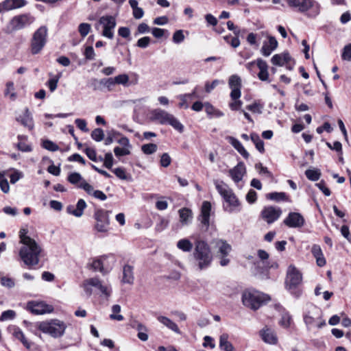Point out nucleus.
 Here are the masks:
<instances>
[{"label": "nucleus", "mask_w": 351, "mask_h": 351, "mask_svg": "<svg viewBox=\"0 0 351 351\" xmlns=\"http://www.w3.org/2000/svg\"><path fill=\"white\" fill-rule=\"evenodd\" d=\"M193 258L199 270L206 269L211 265L213 257L211 250L206 241L197 240L195 242Z\"/></svg>", "instance_id": "1"}, {"label": "nucleus", "mask_w": 351, "mask_h": 351, "mask_svg": "<svg viewBox=\"0 0 351 351\" xmlns=\"http://www.w3.org/2000/svg\"><path fill=\"white\" fill-rule=\"evenodd\" d=\"M214 184L217 192L227 204V207L224 206L225 210L229 213L240 211L241 203L229 186L223 181L218 180L214 181Z\"/></svg>", "instance_id": "2"}, {"label": "nucleus", "mask_w": 351, "mask_h": 351, "mask_svg": "<svg viewBox=\"0 0 351 351\" xmlns=\"http://www.w3.org/2000/svg\"><path fill=\"white\" fill-rule=\"evenodd\" d=\"M42 252V247L34 241L23 244L19 250V256L23 262L30 267L38 264Z\"/></svg>", "instance_id": "3"}, {"label": "nucleus", "mask_w": 351, "mask_h": 351, "mask_svg": "<svg viewBox=\"0 0 351 351\" xmlns=\"http://www.w3.org/2000/svg\"><path fill=\"white\" fill-rule=\"evenodd\" d=\"M288 6L293 10L307 14L315 17L319 13V5L315 0H287Z\"/></svg>", "instance_id": "4"}, {"label": "nucleus", "mask_w": 351, "mask_h": 351, "mask_svg": "<svg viewBox=\"0 0 351 351\" xmlns=\"http://www.w3.org/2000/svg\"><path fill=\"white\" fill-rule=\"evenodd\" d=\"M38 328L53 338H59L64 335L66 325L64 322L55 319L40 322Z\"/></svg>", "instance_id": "5"}, {"label": "nucleus", "mask_w": 351, "mask_h": 351, "mask_svg": "<svg viewBox=\"0 0 351 351\" xmlns=\"http://www.w3.org/2000/svg\"><path fill=\"white\" fill-rule=\"evenodd\" d=\"M270 300V297L257 291H246L242 295L243 304L253 310L260 308L265 302Z\"/></svg>", "instance_id": "6"}, {"label": "nucleus", "mask_w": 351, "mask_h": 351, "mask_svg": "<svg viewBox=\"0 0 351 351\" xmlns=\"http://www.w3.org/2000/svg\"><path fill=\"white\" fill-rule=\"evenodd\" d=\"M150 119L160 124H169L180 132H182L184 128L182 124L173 115L160 108L150 112Z\"/></svg>", "instance_id": "7"}, {"label": "nucleus", "mask_w": 351, "mask_h": 351, "mask_svg": "<svg viewBox=\"0 0 351 351\" xmlns=\"http://www.w3.org/2000/svg\"><path fill=\"white\" fill-rule=\"evenodd\" d=\"M47 40V28L46 26H41L33 34L30 44L31 53L34 55L40 53L44 48Z\"/></svg>", "instance_id": "8"}, {"label": "nucleus", "mask_w": 351, "mask_h": 351, "mask_svg": "<svg viewBox=\"0 0 351 351\" xmlns=\"http://www.w3.org/2000/svg\"><path fill=\"white\" fill-rule=\"evenodd\" d=\"M34 21V18L29 14H21L13 17L5 28L6 34H11L13 32L22 29Z\"/></svg>", "instance_id": "9"}, {"label": "nucleus", "mask_w": 351, "mask_h": 351, "mask_svg": "<svg viewBox=\"0 0 351 351\" xmlns=\"http://www.w3.org/2000/svg\"><path fill=\"white\" fill-rule=\"evenodd\" d=\"M82 287L88 295H90L92 294L91 287L98 289L101 292V293H103L106 297H109L111 293L110 287L108 285H103L101 280L97 278L86 279L84 281Z\"/></svg>", "instance_id": "10"}, {"label": "nucleus", "mask_w": 351, "mask_h": 351, "mask_svg": "<svg viewBox=\"0 0 351 351\" xmlns=\"http://www.w3.org/2000/svg\"><path fill=\"white\" fill-rule=\"evenodd\" d=\"M99 25H101L103 28L102 36L109 39H112L114 37V29L117 25L115 18L109 15L103 16L99 18L96 27Z\"/></svg>", "instance_id": "11"}, {"label": "nucleus", "mask_w": 351, "mask_h": 351, "mask_svg": "<svg viewBox=\"0 0 351 351\" xmlns=\"http://www.w3.org/2000/svg\"><path fill=\"white\" fill-rule=\"evenodd\" d=\"M302 276L301 273L293 265L288 267L285 280L286 287L292 291L301 284Z\"/></svg>", "instance_id": "12"}, {"label": "nucleus", "mask_w": 351, "mask_h": 351, "mask_svg": "<svg viewBox=\"0 0 351 351\" xmlns=\"http://www.w3.org/2000/svg\"><path fill=\"white\" fill-rule=\"evenodd\" d=\"M94 217L96 221L95 228L97 231L99 232H108L110 224L108 211L102 209L97 210L95 211Z\"/></svg>", "instance_id": "13"}, {"label": "nucleus", "mask_w": 351, "mask_h": 351, "mask_svg": "<svg viewBox=\"0 0 351 351\" xmlns=\"http://www.w3.org/2000/svg\"><path fill=\"white\" fill-rule=\"evenodd\" d=\"M282 214V210L280 208L274 206L265 207L261 211V217L267 223L271 224L278 220Z\"/></svg>", "instance_id": "14"}, {"label": "nucleus", "mask_w": 351, "mask_h": 351, "mask_svg": "<svg viewBox=\"0 0 351 351\" xmlns=\"http://www.w3.org/2000/svg\"><path fill=\"white\" fill-rule=\"evenodd\" d=\"M28 309L34 314L43 315L53 312V307L44 302H29L27 304Z\"/></svg>", "instance_id": "15"}, {"label": "nucleus", "mask_w": 351, "mask_h": 351, "mask_svg": "<svg viewBox=\"0 0 351 351\" xmlns=\"http://www.w3.org/2000/svg\"><path fill=\"white\" fill-rule=\"evenodd\" d=\"M228 86L231 89L232 99H239L241 96V79L237 75H232L228 80Z\"/></svg>", "instance_id": "16"}, {"label": "nucleus", "mask_w": 351, "mask_h": 351, "mask_svg": "<svg viewBox=\"0 0 351 351\" xmlns=\"http://www.w3.org/2000/svg\"><path fill=\"white\" fill-rule=\"evenodd\" d=\"M211 211V204L208 201H204L202 203L201 208V214L198 217V220L203 228L205 230L208 229L210 226V216Z\"/></svg>", "instance_id": "17"}, {"label": "nucleus", "mask_w": 351, "mask_h": 351, "mask_svg": "<svg viewBox=\"0 0 351 351\" xmlns=\"http://www.w3.org/2000/svg\"><path fill=\"white\" fill-rule=\"evenodd\" d=\"M246 173V168L243 162H239L233 168L228 170V175L235 184H239Z\"/></svg>", "instance_id": "18"}, {"label": "nucleus", "mask_w": 351, "mask_h": 351, "mask_svg": "<svg viewBox=\"0 0 351 351\" xmlns=\"http://www.w3.org/2000/svg\"><path fill=\"white\" fill-rule=\"evenodd\" d=\"M283 222L289 228H300L304 224V219L300 213L293 212L288 215Z\"/></svg>", "instance_id": "19"}, {"label": "nucleus", "mask_w": 351, "mask_h": 351, "mask_svg": "<svg viewBox=\"0 0 351 351\" xmlns=\"http://www.w3.org/2000/svg\"><path fill=\"white\" fill-rule=\"evenodd\" d=\"M260 336L266 343L275 345L278 343V337L275 331L267 326L260 330Z\"/></svg>", "instance_id": "20"}, {"label": "nucleus", "mask_w": 351, "mask_h": 351, "mask_svg": "<svg viewBox=\"0 0 351 351\" xmlns=\"http://www.w3.org/2000/svg\"><path fill=\"white\" fill-rule=\"evenodd\" d=\"M8 330L15 339L19 340L26 348L30 349L31 343L27 340L23 332L19 327L12 325L8 328Z\"/></svg>", "instance_id": "21"}, {"label": "nucleus", "mask_w": 351, "mask_h": 351, "mask_svg": "<svg viewBox=\"0 0 351 351\" xmlns=\"http://www.w3.org/2000/svg\"><path fill=\"white\" fill-rule=\"evenodd\" d=\"M278 47V41L276 39L271 36H268V40L263 43L261 48V53L264 56H269L271 55L273 51H274Z\"/></svg>", "instance_id": "22"}, {"label": "nucleus", "mask_w": 351, "mask_h": 351, "mask_svg": "<svg viewBox=\"0 0 351 351\" xmlns=\"http://www.w3.org/2000/svg\"><path fill=\"white\" fill-rule=\"evenodd\" d=\"M16 121L30 130L34 128L33 117L28 108H25L22 114L16 117Z\"/></svg>", "instance_id": "23"}, {"label": "nucleus", "mask_w": 351, "mask_h": 351, "mask_svg": "<svg viewBox=\"0 0 351 351\" xmlns=\"http://www.w3.org/2000/svg\"><path fill=\"white\" fill-rule=\"evenodd\" d=\"M25 5V0H5L0 3V12L19 8Z\"/></svg>", "instance_id": "24"}, {"label": "nucleus", "mask_w": 351, "mask_h": 351, "mask_svg": "<svg viewBox=\"0 0 351 351\" xmlns=\"http://www.w3.org/2000/svg\"><path fill=\"white\" fill-rule=\"evenodd\" d=\"M86 208V202L80 199L78 200L76 208H74L73 206H69L66 208L67 212L77 217H80L83 215L84 210Z\"/></svg>", "instance_id": "25"}, {"label": "nucleus", "mask_w": 351, "mask_h": 351, "mask_svg": "<svg viewBox=\"0 0 351 351\" xmlns=\"http://www.w3.org/2000/svg\"><path fill=\"white\" fill-rule=\"evenodd\" d=\"M134 281V276L133 267L129 265H124L121 282L124 284L132 285Z\"/></svg>", "instance_id": "26"}, {"label": "nucleus", "mask_w": 351, "mask_h": 351, "mask_svg": "<svg viewBox=\"0 0 351 351\" xmlns=\"http://www.w3.org/2000/svg\"><path fill=\"white\" fill-rule=\"evenodd\" d=\"M311 252L313 256L315 258L317 265L319 267H323L326 265V259L319 245H313L311 248Z\"/></svg>", "instance_id": "27"}, {"label": "nucleus", "mask_w": 351, "mask_h": 351, "mask_svg": "<svg viewBox=\"0 0 351 351\" xmlns=\"http://www.w3.org/2000/svg\"><path fill=\"white\" fill-rule=\"evenodd\" d=\"M157 320L163 326H166L167 328L173 331L174 332L177 334L181 333L178 325L169 317L159 315L157 317Z\"/></svg>", "instance_id": "28"}, {"label": "nucleus", "mask_w": 351, "mask_h": 351, "mask_svg": "<svg viewBox=\"0 0 351 351\" xmlns=\"http://www.w3.org/2000/svg\"><path fill=\"white\" fill-rule=\"evenodd\" d=\"M229 143L232 145V147L245 158L247 159L250 156L249 153L244 148L241 143L235 138L234 137L230 136L228 137Z\"/></svg>", "instance_id": "29"}, {"label": "nucleus", "mask_w": 351, "mask_h": 351, "mask_svg": "<svg viewBox=\"0 0 351 351\" xmlns=\"http://www.w3.org/2000/svg\"><path fill=\"white\" fill-rule=\"evenodd\" d=\"M215 246L218 247V253L219 256H228L232 250V247L226 241L217 239L214 241Z\"/></svg>", "instance_id": "30"}, {"label": "nucleus", "mask_w": 351, "mask_h": 351, "mask_svg": "<svg viewBox=\"0 0 351 351\" xmlns=\"http://www.w3.org/2000/svg\"><path fill=\"white\" fill-rule=\"evenodd\" d=\"M291 57L288 53H282L274 55L271 61L274 65L284 66L289 62Z\"/></svg>", "instance_id": "31"}, {"label": "nucleus", "mask_w": 351, "mask_h": 351, "mask_svg": "<svg viewBox=\"0 0 351 351\" xmlns=\"http://www.w3.org/2000/svg\"><path fill=\"white\" fill-rule=\"evenodd\" d=\"M256 64L258 69H260V72L258 74V78L262 81L267 80L269 77V73L267 71L268 66L267 64V62L263 60L258 58L256 60Z\"/></svg>", "instance_id": "32"}, {"label": "nucleus", "mask_w": 351, "mask_h": 351, "mask_svg": "<svg viewBox=\"0 0 351 351\" xmlns=\"http://www.w3.org/2000/svg\"><path fill=\"white\" fill-rule=\"evenodd\" d=\"M229 336L227 333H223L219 337V348L223 351H236L231 342L228 341Z\"/></svg>", "instance_id": "33"}, {"label": "nucleus", "mask_w": 351, "mask_h": 351, "mask_svg": "<svg viewBox=\"0 0 351 351\" xmlns=\"http://www.w3.org/2000/svg\"><path fill=\"white\" fill-rule=\"evenodd\" d=\"M193 246L195 244L193 245L192 241L187 238L181 239L176 243L178 249L185 253L191 252Z\"/></svg>", "instance_id": "34"}, {"label": "nucleus", "mask_w": 351, "mask_h": 351, "mask_svg": "<svg viewBox=\"0 0 351 351\" xmlns=\"http://www.w3.org/2000/svg\"><path fill=\"white\" fill-rule=\"evenodd\" d=\"M178 213L182 224L188 225L193 218L192 211L187 208H183L180 209Z\"/></svg>", "instance_id": "35"}, {"label": "nucleus", "mask_w": 351, "mask_h": 351, "mask_svg": "<svg viewBox=\"0 0 351 351\" xmlns=\"http://www.w3.org/2000/svg\"><path fill=\"white\" fill-rule=\"evenodd\" d=\"M130 5L132 9V14L134 19H140L144 15V11L141 8L138 6V1L136 0H129Z\"/></svg>", "instance_id": "36"}, {"label": "nucleus", "mask_w": 351, "mask_h": 351, "mask_svg": "<svg viewBox=\"0 0 351 351\" xmlns=\"http://www.w3.org/2000/svg\"><path fill=\"white\" fill-rule=\"evenodd\" d=\"M250 138L254 143L256 148L261 152H265L264 142L261 139L258 134L256 133H252L250 134Z\"/></svg>", "instance_id": "37"}, {"label": "nucleus", "mask_w": 351, "mask_h": 351, "mask_svg": "<svg viewBox=\"0 0 351 351\" xmlns=\"http://www.w3.org/2000/svg\"><path fill=\"white\" fill-rule=\"evenodd\" d=\"M68 181L77 186L79 184H81L83 182H85V180L82 178L80 173L77 172H73L70 173L67 178Z\"/></svg>", "instance_id": "38"}, {"label": "nucleus", "mask_w": 351, "mask_h": 351, "mask_svg": "<svg viewBox=\"0 0 351 351\" xmlns=\"http://www.w3.org/2000/svg\"><path fill=\"white\" fill-rule=\"evenodd\" d=\"M204 108H205L206 112L208 115H214L217 117H220L223 116V113L222 112H221L219 110L215 109V107L209 103L204 104Z\"/></svg>", "instance_id": "39"}, {"label": "nucleus", "mask_w": 351, "mask_h": 351, "mask_svg": "<svg viewBox=\"0 0 351 351\" xmlns=\"http://www.w3.org/2000/svg\"><path fill=\"white\" fill-rule=\"evenodd\" d=\"M267 198L276 202L287 201L288 199L286 194L283 192H274L268 193L267 195Z\"/></svg>", "instance_id": "40"}, {"label": "nucleus", "mask_w": 351, "mask_h": 351, "mask_svg": "<svg viewBox=\"0 0 351 351\" xmlns=\"http://www.w3.org/2000/svg\"><path fill=\"white\" fill-rule=\"evenodd\" d=\"M307 178L311 181H317L321 176V172L319 169H307L305 171Z\"/></svg>", "instance_id": "41"}, {"label": "nucleus", "mask_w": 351, "mask_h": 351, "mask_svg": "<svg viewBox=\"0 0 351 351\" xmlns=\"http://www.w3.org/2000/svg\"><path fill=\"white\" fill-rule=\"evenodd\" d=\"M112 313L110 315L111 319L122 321L123 320V316L118 314L121 311V306L119 304H114L112 306Z\"/></svg>", "instance_id": "42"}, {"label": "nucleus", "mask_w": 351, "mask_h": 351, "mask_svg": "<svg viewBox=\"0 0 351 351\" xmlns=\"http://www.w3.org/2000/svg\"><path fill=\"white\" fill-rule=\"evenodd\" d=\"M4 95L8 97L10 99L14 100L16 98V93H14V83L8 82L6 84V88L4 91Z\"/></svg>", "instance_id": "43"}, {"label": "nucleus", "mask_w": 351, "mask_h": 351, "mask_svg": "<svg viewBox=\"0 0 351 351\" xmlns=\"http://www.w3.org/2000/svg\"><path fill=\"white\" fill-rule=\"evenodd\" d=\"M246 108L253 113L261 114L263 105L259 102H254L253 104L246 106Z\"/></svg>", "instance_id": "44"}, {"label": "nucleus", "mask_w": 351, "mask_h": 351, "mask_svg": "<svg viewBox=\"0 0 351 351\" xmlns=\"http://www.w3.org/2000/svg\"><path fill=\"white\" fill-rule=\"evenodd\" d=\"M27 230L25 228H22L19 231V238H20V242L22 244L27 243L32 241H35L34 239H32L29 236L27 235Z\"/></svg>", "instance_id": "45"}, {"label": "nucleus", "mask_w": 351, "mask_h": 351, "mask_svg": "<svg viewBox=\"0 0 351 351\" xmlns=\"http://www.w3.org/2000/svg\"><path fill=\"white\" fill-rule=\"evenodd\" d=\"M83 54L86 60H93L95 59L96 54L92 46L86 47Z\"/></svg>", "instance_id": "46"}, {"label": "nucleus", "mask_w": 351, "mask_h": 351, "mask_svg": "<svg viewBox=\"0 0 351 351\" xmlns=\"http://www.w3.org/2000/svg\"><path fill=\"white\" fill-rule=\"evenodd\" d=\"M141 149L145 154H152L156 152L157 145L154 143L145 144L141 147Z\"/></svg>", "instance_id": "47"}, {"label": "nucleus", "mask_w": 351, "mask_h": 351, "mask_svg": "<svg viewBox=\"0 0 351 351\" xmlns=\"http://www.w3.org/2000/svg\"><path fill=\"white\" fill-rule=\"evenodd\" d=\"M91 137L95 141L99 142L104 139V133L102 129L97 128L92 131Z\"/></svg>", "instance_id": "48"}, {"label": "nucleus", "mask_w": 351, "mask_h": 351, "mask_svg": "<svg viewBox=\"0 0 351 351\" xmlns=\"http://www.w3.org/2000/svg\"><path fill=\"white\" fill-rule=\"evenodd\" d=\"M114 84L127 86L129 82V76L127 74H121L114 77Z\"/></svg>", "instance_id": "49"}, {"label": "nucleus", "mask_w": 351, "mask_h": 351, "mask_svg": "<svg viewBox=\"0 0 351 351\" xmlns=\"http://www.w3.org/2000/svg\"><path fill=\"white\" fill-rule=\"evenodd\" d=\"M0 188L5 193H8L10 191L9 183L2 173H0Z\"/></svg>", "instance_id": "50"}, {"label": "nucleus", "mask_w": 351, "mask_h": 351, "mask_svg": "<svg viewBox=\"0 0 351 351\" xmlns=\"http://www.w3.org/2000/svg\"><path fill=\"white\" fill-rule=\"evenodd\" d=\"M43 147L51 152H56L59 149L58 145L49 140H45L43 142Z\"/></svg>", "instance_id": "51"}, {"label": "nucleus", "mask_w": 351, "mask_h": 351, "mask_svg": "<svg viewBox=\"0 0 351 351\" xmlns=\"http://www.w3.org/2000/svg\"><path fill=\"white\" fill-rule=\"evenodd\" d=\"M90 25L88 23H83L80 24L78 31L82 37L86 36L90 30Z\"/></svg>", "instance_id": "52"}, {"label": "nucleus", "mask_w": 351, "mask_h": 351, "mask_svg": "<svg viewBox=\"0 0 351 351\" xmlns=\"http://www.w3.org/2000/svg\"><path fill=\"white\" fill-rule=\"evenodd\" d=\"M99 84L107 88L108 90H111L112 87L115 85L114 80L112 77L101 79Z\"/></svg>", "instance_id": "53"}, {"label": "nucleus", "mask_w": 351, "mask_h": 351, "mask_svg": "<svg viewBox=\"0 0 351 351\" xmlns=\"http://www.w3.org/2000/svg\"><path fill=\"white\" fill-rule=\"evenodd\" d=\"M291 315L288 313H285L282 315V318L280 320V324L284 328H288L291 323Z\"/></svg>", "instance_id": "54"}, {"label": "nucleus", "mask_w": 351, "mask_h": 351, "mask_svg": "<svg viewBox=\"0 0 351 351\" xmlns=\"http://www.w3.org/2000/svg\"><path fill=\"white\" fill-rule=\"evenodd\" d=\"M77 187L84 189L90 195H93L95 191L94 190L93 186L88 184L86 180L81 184H79Z\"/></svg>", "instance_id": "55"}, {"label": "nucleus", "mask_w": 351, "mask_h": 351, "mask_svg": "<svg viewBox=\"0 0 351 351\" xmlns=\"http://www.w3.org/2000/svg\"><path fill=\"white\" fill-rule=\"evenodd\" d=\"M16 313L12 310H8L3 311L0 317V321H5L8 319H12L14 318Z\"/></svg>", "instance_id": "56"}, {"label": "nucleus", "mask_w": 351, "mask_h": 351, "mask_svg": "<svg viewBox=\"0 0 351 351\" xmlns=\"http://www.w3.org/2000/svg\"><path fill=\"white\" fill-rule=\"evenodd\" d=\"M137 330L139 331L137 336L143 341H146L148 339V335L146 332H141V330L147 331V328L142 324H138Z\"/></svg>", "instance_id": "57"}, {"label": "nucleus", "mask_w": 351, "mask_h": 351, "mask_svg": "<svg viewBox=\"0 0 351 351\" xmlns=\"http://www.w3.org/2000/svg\"><path fill=\"white\" fill-rule=\"evenodd\" d=\"M59 79L60 76H55L47 82V86L51 92H53L57 88Z\"/></svg>", "instance_id": "58"}, {"label": "nucleus", "mask_w": 351, "mask_h": 351, "mask_svg": "<svg viewBox=\"0 0 351 351\" xmlns=\"http://www.w3.org/2000/svg\"><path fill=\"white\" fill-rule=\"evenodd\" d=\"M104 165L109 169L112 168L113 165V156L112 153L108 152L105 154Z\"/></svg>", "instance_id": "59"}, {"label": "nucleus", "mask_w": 351, "mask_h": 351, "mask_svg": "<svg viewBox=\"0 0 351 351\" xmlns=\"http://www.w3.org/2000/svg\"><path fill=\"white\" fill-rule=\"evenodd\" d=\"M0 282L1 285L3 287H8V288H12L14 286V280L8 277H1L0 278Z\"/></svg>", "instance_id": "60"}, {"label": "nucleus", "mask_w": 351, "mask_h": 351, "mask_svg": "<svg viewBox=\"0 0 351 351\" xmlns=\"http://www.w3.org/2000/svg\"><path fill=\"white\" fill-rule=\"evenodd\" d=\"M23 177V173L18 170H14V172L10 176V182L15 184L21 178Z\"/></svg>", "instance_id": "61"}, {"label": "nucleus", "mask_w": 351, "mask_h": 351, "mask_svg": "<svg viewBox=\"0 0 351 351\" xmlns=\"http://www.w3.org/2000/svg\"><path fill=\"white\" fill-rule=\"evenodd\" d=\"M341 57L343 60H351V44L344 47Z\"/></svg>", "instance_id": "62"}, {"label": "nucleus", "mask_w": 351, "mask_h": 351, "mask_svg": "<svg viewBox=\"0 0 351 351\" xmlns=\"http://www.w3.org/2000/svg\"><path fill=\"white\" fill-rule=\"evenodd\" d=\"M184 40L182 30H177L173 35V41L175 43H180Z\"/></svg>", "instance_id": "63"}, {"label": "nucleus", "mask_w": 351, "mask_h": 351, "mask_svg": "<svg viewBox=\"0 0 351 351\" xmlns=\"http://www.w3.org/2000/svg\"><path fill=\"white\" fill-rule=\"evenodd\" d=\"M84 152L86 153V156L88 157V158L94 162L97 161V157L96 152L94 149L90 147H86L84 149Z\"/></svg>", "instance_id": "64"}]
</instances>
